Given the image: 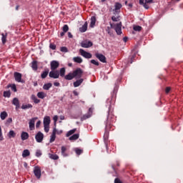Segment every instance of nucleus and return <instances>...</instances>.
Segmentation results:
<instances>
[{
    "label": "nucleus",
    "mask_w": 183,
    "mask_h": 183,
    "mask_svg": "<svg viewBox=\"0 0 183 183\" xmlns=\"http://www.w3.org/2000/svg\"><path fill=\"white\" fill-rule=\"evenodd\" d=\"M112 20L114 22H118V21H119V16H113L112 17Z\"/></svg>",
    "instance_id": "obj_40"
},
{
    "label": "nucleus",
    "mask_w": 183,
    "mask_h": 183,
    "mask_svg": "<svg viewBox=\"0 0 183 183\" xmlns=\"http://www.w3.org/2000/svg\"><path fill=\"white\" fill-rule=\"evenodd\" d=\"M13 105H15V107H19V100L18 99V98L15 97L13 99V102H12Z\"/></svg>",
    "instance_id": "obj_32"
},
{
    "label": "nucleus",
    "mask_w": 183,
    "mask_h": 183,
    "mask_svg": "<svg viewBox=\"0 0 183 183\" xmlns=\"http://www.w3.org/2000/svg\"><path fill=\"white\" fill-rule=\"evenodd\" d=\"M86 29H88V22H85L84 24L79 28L80 32H86Z\"/></svg>",
    "instance_id": "obj_18"
},
{
    "label": "nucleus",
    "mask_w": 183,
    "mask_h": 183,
    "mask_svg": "<svg viewBox=\"0 0 183 183\" xmlns=\"http://www.w3.org/2000/svg\"><path fill=\"white\" fill-rule=\"evenodd\" d=\"M29 138V134L26 132H23L21 134V139L22 141H26Z\"/></svg>",
    "instance_id": "obj_15"
},
{
    "label": "nucleus",
    "mask_w": 183,
    "mask_h": 183,
    "mask_svg": "<svg viewBox=\"0 0 183 183\" xmlns=\"http://www.w3.org/2000/svg\"><path fill=\"white\" fill-rule=\"evenodd\" d=\"M31 99H32V101H34V104H39V102H41V100H39L36 96H35V94H32L31 97Z\"/></svg>",
    "instance_id": "obj_22"
},
{
    "label": "nucleus",
    "mask_w": 183,
    "mask_h": 183,
    "mask_svg": "<svg viewBox=\"0 0 183 183\" xmlns=\"http://www.w3.org/2000/svg\"><path fill=\"white\" fill-rule=\"evenodd\" d=\"M50 68L51 71H55L59 68V61L53 60L50 63Z\"/></svg>",
    "instance_id": "obj_4"
},
{
    "label": "nucleus",
    "mask_w": 183,
    "mask_h": 183,
    "mask_svg": "<svg viewBox=\"0 0 183 183\" xmlns=\"http://www.w3.org/2000/svg\"><path fill=\"white\" fill-rule=\"evenodd\" d=\"M96 58H97V59H99L101 62H103V64L107 63V57H105V56H104V54H99V53H97L95 54Z\"/></svg>",
    "instance_id": "obj_9"
},
{
    "label": "nucleus",
    "mask_w": 183,
    "mask_h": 183,
    "mask_svg": "<svg viewBox=\"0 0 183 183\" xmlns=\"http://www.w3.org/2000/svg\"><path fill=\"white\" fill-rule=\"evenodd\" d=\"M123 39H124V42H127V41H128V38H127V37H124Z\"/></svg>",
    "instance_id": "obj_64"
},
{
    "label": "nucleus",
    "mask_w": 183,
    "mask_h": 183,
    "mask_svg": "<svg viewBox=\"0 0 183 183\" xmlns=\"http://www.w3.org/2000/svg\"><path fill=\"white\" fill-rule=\"evenodd\" d=\"M49 48H50V49L55 50V49H56V45L50 44Z\"/></svg>",
    "instance_id": "obj_47"
},
{
    "label": "nucleus",
    "mask_w": 183,
    "mask_h": 183,
    "mask_svg": "<svg viewBox=\"0 0 183 183\" xmlns=\"http://www.w3.org/2000/svg\"><path fill=\"white\" fill-rule=\"evenodd\" d=\"M60 51L61 52L66 53L68 52V48H66V46H61L60 47Z\"/></svg>",
    "instance_id": "obj_39"
},
{
    "label": "nucleus",
    "mask_w": 183,
    "mask_h": 183,
    "mask_svg": "<svg viewBox=\"0 0 183 183\" xmlns=\"http://www.w3.org/2000/svg\"><path fill=\"white\" fill-rule=\"evenodd\" d=\"M54 86H59L60 84H59V82H54Z\"/></svg>",
    "instance_id": "obj_57"
},
{
    "label": "nucleus",
    "mask_w": 183,
    "mask_h": 183,
    "mask_svg": "<svg viewBox=\"0 0 183 183\" xmlns=\"http://www.w3.org/2000/svg\"><path fill=\"white\" fill-rule=\"evenodd\" d=\"M121 8H122V4L120 3H116L114 5V9L113 10L114 14H118Z\"/></svg>",
    "instance_id": "obj_13"
},
{
    "label": "nucleus",
    "mask_w": 183,
    "mask_h": 183,
    "mask_svg": "<svg viewBox=\"0 0 183 183\" xmlns=\"http://www.w3.org/2000/svg\"><path fill=\"white\" fill-rule=\"evenodd\" d=\"M93 44L92 41H83L81 44V46L82 48H91V46H92Z\"/></svg>",
    "instance_id": "obj_12"
},
{
    "label": "nucleus",
    "mask_w": 183,
    "mask_h": 183,
    "mask_svg": "<svg viewBox=\"0 0 183 183\" xmlns=\"http://www.w3.org/2000/svg\"><path fill=\"white\" fill-rule=\"evenodd\" d=\"M68 31H69V27L68 26V25L65 24L63 26V31L68 32Z\"/></svg>",
    "instance_id": "obj_43"
},
{
    "label": "nucleus",
    "mask_w": 183,
    "mask_h": 183,
    "mask_svg": "<svg viewBox=\"0 0 183 183\" xmlns=\"http://www.w3.org/2000/svg\"><path fill=\"white\" fill-rule=\"evenodd\" d=\"M110 26L112 29H114L117 34V35H121L122 34V23L119 22L117 24H112L110 23Z\"/></svg>",
    "instance_id": "obj_1"
},
{
    "label": "nucleus",
    "mask_w": 183,
    "mask_h": 183,
    "mask_svg": "<svg viewBox=\"0 0 183 183\" xmlns=\"http://www.w3.org/2000/svg\"><path fill=\"white\" fill-rule=\"evenodd\" d=\"M41 127V121L39 120L36 124V128H39Z\"/></svg>",
    "instance_id": "obj_51"
},
{
    "label": "nucleus",
    "mask_w": 183,
    "mask_h": 183,
    "mask_svg": "<svg viewBox=\"0 0 183 183\" xmlns=\"http://www.w3.org/2000/svg\"><path fill=\"white\" fill-rule=\"evenodd\" d=\"M49 78H53L54 79H58L59 78V70H51L49 73Z\"/></svg>",
    "instance_id": "obj_3"
},
{
    "label": "nucleus",
    "mask_w": 183,
    "mask_h": 183,
    "mask_svg": "<svg viewBox=\"0 0 183 183\" xmlns=\"http://www.w3.org/2000/svg\"><path fill=\"white\" fill-rule=\"evenodd\" d=\"M14 76L16 82H24V81H22V74L19 72H14Z\"/></svg>",
    "instance_id": "obj_10"
},
{
    "label": "nucleus",
    "mask_w": 183,
    "mask_h": 183,
    "mask_svg": "<svg viewBox=\"0 0 183 183\" xmlns=\"http://www.w3.org/2000/svg\"><path fill=\"white\" fill-rule=\"evenodd\" d=\"M38 119V117H34L29 120V128L30 131H34L35 129V122Z\"/></svg>",
    "instance_id": "obj_6"
},
{
    "label": "nucleus",
    "mask_w": 183,
    "mask_h": 183,
    "mask_svg": "<svg viewBox=\"0 0 183 183\" xmlns=\"http://www.w3.org/2000/svg\"><path fill=\"white\" fill-rule=\"evenodd\" d=\"M11 122H12V118H9V119L6 120V124H11Z\"/></svg>",
    "instance_id": "obj_53"
},
{
    "label": "nucleus",
    "mask_w": 183,
    "mask_h": 183,
    "mask_svg": "<svg viewBox=\"0 0 183 183\" xmlns=\"http://www.w3.org/2000/svg\"><path fill=\"white\" fill-rule=\"evenodd\" d=\"M75 152L76 155H81V154H82V149L76 148L75 149Z\"/></svg>",
    "instance_id": "obj_42"
},
{
    "label": "nucleus",
    "mask_w": 183,
    "mask_h": 183,
    "mask_svg": "<svg viewBox=\"0 0 183 183\" xmlns=\"http://www.w3.org/2000/svg\"><path fill=\"white\" fill-rule=\"evenodd\" d=\"M41 155H42V152H41V150H37L36 152V157H41Z\"/></svg>",
    "instance_id": "obj_46"
},
{
    "label": "nucleus",
    "mask_w": 183,
    "mask_h": 183,
    "mask_svg": "<svg viewBox=\"0 0 183 183\" xmlns=\"http://www.w3.org/2000/svg\"><path fill=\"white\" fill-rule=\"evenodd\" d=\"M96 22H97V18L95 16H92L91 21H90L91 28H94V26H95Z\"/></svg>",
    "instance_id": "obj_19"
},
{
    "label": "nucleus",
    "mask_w": 183,
    "mask_h": 183,
    "mask_svg": "<svg viewBox=\"0 0 183 183\" xmlns=\"http://www.w3.org/2000/svg\"><path fill=\"white\" fill-rule=\"evenodd\" d=\"M4 97L5 98H9L11 97V92H9V91L4 92Z\"/></svg>",
    "instance_id": "obj_38"
},
{
    "label": "nucleus",
    "mask_w": 183,
    "mask_h": 183,
    "mask_svg": "<svg viewBox=\"0 0 183 183\" xmlns=\"http://www.w3.org/2000/svg\"><path fill=\"white\" fill-rule=\"evenodd\" d=\"M53 120L54 122V125H56V122L58 121V116L57 115L54 116Z\"/></svg>",
    "instance_id": "obj_49"
},
{
    "label": "nucleus",
    "mask_w": 183,
    "mask_h": 183,
    "mask_svg": "<svg viewBox=\"0 0 183 183\" xmlns=\"http://www.w3.org/2000/svg\"><path fill=\"white\" fill-rule=\"evenodd\" d=\"M91 64H93V65H96V66H99V62H98V61L96 60H91Z\"/></svg>",
    "instance_id": "obj_41"
},
{
    "label": "nucleus",
    "mask_w": 183,
    "mask_h": 183,
    "mask_svg": "<svg viewBox=\"0 0 183 183\" xmlns=\"http://www.w3.org/2000/svg\"><path fill=\"white\" fill-rule=\"evenodd\" d=\"M51 86H52V84L47 83L43 86V89H44L45 91H49V89L51 88Z\"/></svg>",
    "instance_id": "obj_27"
},
{
    "label": "nucleus",
    "mask_w": 183,
    "mask_h": 183,
    "mask_svg": "<svg viewBox=\"0 0 183 183\" xmlns=\"http://www.w3.org/2000/svg\"><path fill=\"white\" fill-rule=\"evenodd\" d=\"M29 108H32V104H23L21 106V109H29Z\"/></svg>",
    "instance_id": "obj_34"
},
{
    "label": "nucleus",
    "mask_w": 183,
    "mask_h": 183,
    "mask_svg": "<svg viewBox=\"0 0 183 183\" xmlns=\"http://www.w3.org/2000/svg\"><path fill=\"white\" fill-rule=\"evenodd\" d=\"M61 155L68 157V154H66V147L65 146L61 147Z\"/></svg>",
    "instance_id": "obj_29"
},
{
    "label": "nucleus",
    "mask_w": 183,
    "mask_h": 183,
    "mask_svg": "<svg viewBox=\"0 0 183 183\" xmlns=\"http://www.w3.org/2000/svg\"><path fill=\"white\" fill-rule=\"evenodd\" d=\"M79 54L81 55V56L86 58V59H91V58H92V54H91V53L86 51L82 49H79Z\"/></svg>",
    "instance_id": "obj_2"
},
{
    "label": "nucleus",
    "mask_w": 183,
    "mask_h": 183,
    "mask_svg": "<svg viewBox=\"0 0 183 183\" xmlns=\"http://www.w3.org/2000/svg\"><path fill=\"white\" fill-rule=\"evenodd\" d=\"M10 86L11 88V91H14V92H16V85L12 84V85H10Z\"/></svg>",
    "instance_id": "obj_45"
},
{
    "label": "nucleus",
    "mask_w": 183,
    "mask_h": 183,
    "mask_svg": "<svg viewBox=\"0 0 183 183\" xmlns=\"http://www.w3.org/2000/svg\"><path fill=\"white\" fill-rule=\"evenodd\" d=\"M56 138V128L54 127L53 129L52 134L51 135V137H50V142L51 143L54 142V141H55Z\"/></svg>",
    "instance_id": "obj_14"
},
{
    "label": "nucleus",
    "mask_w": 183,
    "mask_h": 183,
    "mask_svg": "<svg viewBox=\"0 0 183 183\" xmlns=\"http://www.w3.org/2000/svg\"><path fill=\"white\" fill-rule=\"evenodd\" d=\"M49 157L50 158V159H54V160H56V159H59V157L57 154H49Z\"/></svg>",
    "instance_id": "obj_24"
},
{
    "label": "nucleus",
    "mask_w": 183,
    "mask_h": 183,
    "mask_svg": "<svg viewBox=\"0 0 183 183\" xmlns=\"http://www.w3.org/2000/svg\"><path fill=\"white\" fill-rule=\"evenodd\" d=\"M24 168H28V164L26 162L24 163Z\"/></svg>",
    "instance_id": "obj_61"
},
{
    "label": "nucleus",
    "mask_w": 183,
    "mask_h": 183,
    "mask_svg": "<svg viewBox=\"0 0 183 183\" xmlns=\"http://www.w3.org/2000/svg\"><path fill=\"white\" fill-rule=\"evenodd\" d=\"M76 131V129H73L70 131H69L66 134V137H71V135H72L73 134H75Z\"/></svg>",
    "instance_id": "obj_35"
},
{
    "label": "nucleus",
    "mask_w": 183,
    "mask_h": 183,
    "mask_svg": "<svg viewBox=\"0 0 183 183\" xmlns=\"http://www.w3.org/2000/svg\"><path fill=\"white\" fill-rule=\"evenodd\" d=\"M1 41L2 44H6V34H4V33L1 34Z\"/></svg>",
    "instance_id": "obj_36"
},
{
    "label": "nucleus",
    "mask_w": 183,
    "mask_h": 183,
    "mask_svg": "<svg viewBox=\"0 0 183 183\" xmlns=\"http://www.w3.org/2000/svg\"><path fill=\"white\" fill-rule=\"evenodd\" d=\"M78 138H79V134H75L69 137V140L70 141H76V139H78Z\"/></svg>",
    "instance_id": "obj_30"
},
{
    "label": "nucleus",
    "mask_w": 183,
    "mask_h": 183,
    "mask_svg": "<svg viewBox=\"0 0 183 183\" xmlns=\"http://www.w3.org/2000/svg\"><path fill=\"white\" fill-rule=\"evenodd\" d=\"M147 0H145V3L143 5L144 8H145V9H149V6H148V4H147Z\"/></svg>",
    "instance_id": "obj_50"
},
{
    "label": "nucleus",
    "mask_w": 183,
    "mask_h": 183,
    "mask_svg": "<svg viewBox=\"0 0 183 183\" xmlns=\"http://www.w3.org/2000/svg\"><path fill=\"white\" fill-rule=\"evenodd\" d=\"M44 125H49L51 124V117L49 116H46L43 120Z\"/></svg>",
    "instance_id": "obj_16"
},
{
    "label": "nucleus",
    "mask_w": 183,
    "mask_h": 183,
    "mask_svg": "<svg viewBox=\"0 0 183 183\" xmlns=\"http://www.w3.org/2000/svg\"><path fill=\"white\" fill-rule=\"evenodd\" d=\"M114 183H122V182H121V180L118 178L114 179Z\"/></svg>",
    "instance_id": "obj_52"
},
{
    "label": "nucleus",
    "mask_w": 183,
    "mask_h": 183,
    "mask_svg": "<svg viewBox=\"0 0 183 183\" xmlns=\"http://www.w3.org/2000/svg\"><path fill=\"white\" fill-rule=\"evenodd\" d=\"M60 119L61 121H64V119H65V116L64 115L60 116Z\"/></svg>",
    "instance_id": "obj_59"
},
{
    "label": "nucleus",
    "mask_w": 183,
    "mask_h": 183,
    "mask_svg": "<svg viewBox=\"0 0 183 183\" xmlns=\"http://www.w3.org/2000/svg\"><path fill=\"white\" fill-rule=\"evenodd\" d=\"M146 2L147 4H151V2H152V0H146Z\"/></svg>",
    "instance_id": "obj_63"
},
{
    "label": "nucleus",
    "mask_w": 183,
    "mask_h": 183,
    "mask_svg": "<svg viewBox=\"0 0 183 183\" xmlns=\"http://www.w3.org/2000/svg\"><path fill=\"white\" fill-rule=\"evenodd\" d=\"M91 117H92V109L89 108L88 113L81 117V121H85V119H88V118H91Z\"/></svg>",
    "instance_id": "obj_11"
},
{
    "label": "nucleus",
    "mask_w": 183,
    "mask_h": 183,
    "mask_svg": "<svg viewBox=\"0 0 183 183\" xmlns=\"http://www.w3.org/2000/svg\"><path fill=\"white\" fill-rule=\"evenodd\" d=\"M31 68L34 71H37V69H38V62L36 61H32Z\"/></svg>",
    "instance_id": "obj_23"
},
{
    "label": "nucleus",
    "mask_w": 183,
    "mask_h": 183,
    "mask_svg": "<svg viewBox=\"0 0 183 183\" xmlns=\"http://www.w3.org/2000/svg\"><path fill=\"white\" fill-rule=\"evenodd\" d=\"M37 97L40 99H44V98H45L46 97V94H45V92H40L37 93Z\"/></svg>",
    "instance_id": "obj_21"
},
{
    "label": "nucleus",
    "mask_w": 183,
    "mask_h": 183,
    "mask_svg": "<svg viewBox=\"0 0 183 183\" xmlns=\"http://www.w3.org/2000/svg\"><path fill=\"white\" fill-rule=\"evenodd\" d=\"M8 117V113L6 112H3L0 114V117L2 121H4Z\"/></svg>",
    "instance_id": "obj_31"
},
{
    "label": "nucleus",
    "mask_w": 183,
    "mask_h": 183,
    "mask_svg": "<svg viewBox=\"0 0 183 183\" xmlns=\"http://www.w3.org/2000/svg\"><path fill=\"white\" fill-rule=\"evenodd\" d=\"M9 138H15L16 137V133L14 130H10L8 134Z\"/></svg>",
    "instance_id": "obj_28"
},
{
    "label": "nucleus",
    "mask_w": 183,
    "mask_h": 183,
    "mask_svg": "<svg viewBox=\"0 0 183 183\" xmlns=\"http://www.w3.org/2000/svg\"><path fill=\"white\" fill-rule=\"evenodd\" d=\"M56 134H57L58 135H61V134H62V130H56Z\"/></svg>",
    "instance_id": "obj_56"
},
{
    "label": "nucleus",
    "mask_w": 183,
    "mask_h": 183,
    "mask_svg": "<svg viewBox=\"0 0 183 183\" xmlns=\"http://www.w3.org/2000/svg\"><path fill=\"white\" fill-rule=\"evenodd\" d=\"M65 33L64 31H62L61 34H60V36H64V35H65Z\"/></svg>",
    "instance_id": "obj_62"
},
{
    "label": "nucleus",
    "mask_w": 183,
    "mask_h": 183,
    "mask_svg": "<svg viewBox=\"0 0 183 183\" xmlns=\"http://www.w3.org/2000/svg\"><path fill=\"white\" fill-rule=\"evenodd\" d=\"M170 91H171V88L167 87L166 90H165V92H166V94H168V92H169Z\"/></svg>",
    "instance_id": "obj_54"
},
{
    "label": "nucleus",
    "mask_w": 183,
    "mask_h": 183,
    "mask_svg": "<svg viewBox=\"0 0 183 183\" xmlns=\"http://www.w3.org/2000/svg\"><path fill=\"white\" fill-rule=\"evenodd\" d=\"M74 78V73H69L67 75L64 76V79H66V81H71V79Z\"/></svg>",
    "instance_id": "obj_20"
},
{
    "label": "nucleus",
    "mask_w": 183,
    "mask_h": 183,
    "mask_svg": "<svg viewBox=\"0 0 183 183\" xmlns=\"http://www.w3.org/2000/svg\"><path fill=\"white\" fill-rule=\"evenodd\" d=\"M133 29L134 31H141V29H142V27H141L140 26H134Z\"/></svg>",
    "instance_id": "obj_44"
},
{
    "label": "nucleus",
    "mask_w": 183,
    "mask_h": 183,
    "mask_svg": "<svg viewBox=\"0 0 183 183\" xmlns=\"http://www.w3.org/2000/svg\"><path fill=\"white\" fill-rule=\"evenodd\" d=\"M34 174L36 178H37V179H39L41 178V167H39V166L34 167Z\"/></svg>",
    "instance_id": "obj_5"
},
{
    "label": "nucleus",
    "mask_w": 183,
    "mask_h": 183,
    "mask_svg": "<svg viewBox=\"0 0 183 183\" xmlns=\"http://www.w3.org/2000/svg\"><path fill=\"white\" fill-rule=\"evenodd\" d=\"M35 139L36 142H42V141H44V134L41 132H38V133L35 136Z\"/></svg>",
    "instance_id": "obj_8"
},
{
    "label": "nucleus",
    "mask_w": 183,
    "mask_h": 183,
    "mask_svg": "<svg viewBox=\"0 0 183 183\" xmlns=\"http://www.w3.org/2000/svg\"><path fill=\"white\" fill-rule=\"evenodd\" d=\"M145 0H139L140 5H144L145 3L144 2Z\"/></svg>",
    "instance_id": "obj_58"
},
{
    "label": "nucleus",
    "mask_w": 183,
    "mask_h": 183,
    "mask_svg": "<svg viewBox=\"0 0 183 183\" xmlns=\"http://www.w3.org/2000/svg\"><path fill=\"white\" fill-rule=\"evenodd\" d=\"M45 132H49V125H44Z\"/></svg>",
    "instance_id": "obj_48"
},
{
    "label": "nucleus",
    "mask_w": 183,
    "mask_h": 183,
    "mask_svg": "<svg viewBox=\"0 0 183 183\" xmlns=\"http://www.w3.org/2000/svg\"><path fill=\"white\" fill-rule=\"evenodd\" d=\"M48 74H49V71H44V72L41 74V75L42 79H45V78H46V76H48Z\"/></svg>",
    "instance_id": "obj_37"
},
{
    "label": "nucleus",
    "mask_w": 183,
    "mask_h": 183,
    "mask_svg": "<svg viewBox=\"0 0 183 183\" xmlns=\"http://www.w3.org/2000/svg\"><path fill=\"white\" fill-rule=\"evenodd\" d=\"M68 36L69 38H72V34H71V32H68Z\"/></svg>",
    "instance_id": "obj_60"
},
{
    "label": "nucleus",
    "mask_w": 183,
    "mask_h": 183,
    "mask_svg": "<svg viewBox=\"0 0 183 183\" xmlns=\"http://www.w3.org/2000/svg\"><path fill=\"white\" fill-rule=\"evenodd\" d=\"M73 61L76 64H82V58L79 56H76L73 58Z\"/></svg>",
    "instance_id": "obj_26"
},
{
    "label": "nucleus",
    "mask_w": 183,
    "mask_h": 183,
    "mask_svg": "<svg viewBox=\"0 0 183 183\" xmlns=\"http://www.w3.org/2000/svg\"><path fill=\"white\" fill-rule=\"evenodd\" d=\"M31 155V152H29V149H24L22 153L23 158H26V157H29Z\"/></svg>",
    "instance_id": "obj_25"
},
{
    "label": "nucleus",
    "mask_w": 183,
    "mask_h": 183,
    "mask_svg": "<svg viewBox=\"0 0 183 183\" xmlns=\"http://www.w3.org/2000/svg\"><path fill=\"white\" fill-rule=\"evenodd\" d=\"M110 29H111V27H109V26H108L107 29V34H111Z\"/></svg>",
    "instance_id": "obj_55"
},
{
    "label": "nucleus",
    "mask_w": 183,
    "mask_h": 183,
    "mask_svg": "<svg viewBox=\"0 0 183 183\" xmlns=\"http://www.w3.org/2000/svg\"><path fill=\"white\" fill-rule=\"evenodd\" d=\"M59 72L60 76H61V77L65 76V72H66L65 68H64V67L61 68L60 70L59 71Z\"/></svg>",
    "instance_id": "obj_33"
},
{
    "label": "nucleus",
    "mask_w": 183,
    "mask_h": 183,
    "mask_svg": "<svg viewBox=\"0 0 183 183\" xmlns=\"http://www.w3.org/2000/svg\"><path fill=\"white\" fill-rule=\"evenodd\" d=\"M84 71H82V69L80 68L76 69L73 71V75L74 78H81L82 76V74Z\"/></svg>",
    "instance_id": "obj_7"
},
{
    "label": "nucleus",
    "mask_w": 183,
    "mask_h": 183,
    "mask_svg": "<svg viewBox=\"0 0 183 183\" xmlns=\"http://www.w3.org/2000/svg\"><path fill=\"white\" fill-rule=\"evenodd\" d=\"M84 82V79H80L74 82V88H78Z\"/></svg>",
    "instance_id": "obj_17"
}]
</instances>
